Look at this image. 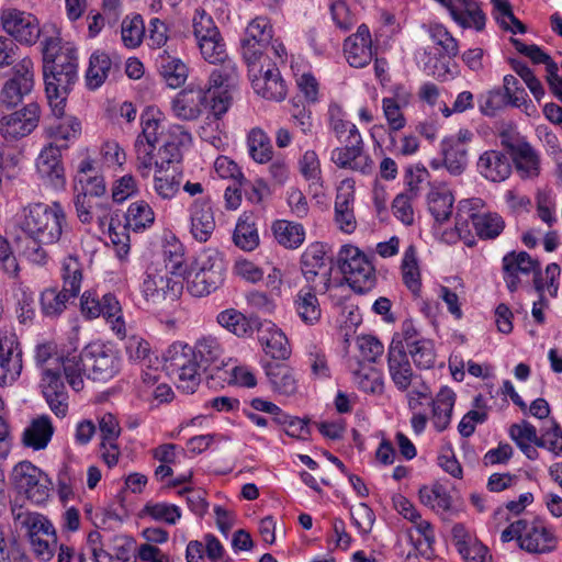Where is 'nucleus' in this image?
<instances>
[{"instance_id":"obj_16","label":"nucleus","mask_w":562,"mask_h":562,"mask_svg":"<svg viewBox=\"0 0 562 562\" xmlns=\"http://www.w3.org/2000/svg\"><path fill=\"white\" fill-rule=\"evenodd\" d=\"M67 147L68 144H49L41 150L36 159L37 173L55 189H61L66 184L65 168L60 151L63 148Z\"/></svg>"},{"instance_id":"obj_37","label":"nucleus","mask_w":562,"mask_h":562,"mask_svg":"<svg viewBox=\"0 0 562 562\" xmlns=\"http://www.w3.org/2000/svg\"><path fill=\"white\" fill-rule=\"evenodd\" d=\"M54 434L50 418L46 415L32 420L31 425L23 432V443L34 450H42L47 447Z\"/></svg>"},{"instance_id":"obj_58","label":"nucleus","mask_w":562,"mask_h":562,"mask_svg":"<svg viewBox=\"0 0 562 562\" xmlns=\"http://www.w3.org/2000/svg\"><path fill=\"white\" fill-rule=\"evenodd\" d=\"M535 201L538 217L551 227L557 222L553 190L549 187L539 188L536 192Z\"/></svg>"},{"instance_id":"obj_9","label":"nucleus","mask_w":562,"mask_h":562,"mask_svg":"<svg viewBox=\"0 0 562 562\" xmlns=\"http://www.w3.org/2000/svg\"><path fill=\"white\" fill-rule=\"evenodd\" d=\"M86 375L94 382L105 383L121 370L117 351L100 342H91L82 350Z\"/></svg>"},{"instance_id":"obj_35","label":"nucleus","mask_w":562,"mask_h":562,"mask_svg":"<svg viewBox=\"0 0 562 562\" xmlns=\"http://www.w3.org/2000/svg\"><path fill=\"white\" fill-rule=\"evenodd\" d=\"M156 65L168 87L176 89L186 82L189 70L180 58L170 56L167 52H162L157 57Z\"/></svg>"},{"instance_id":"obj_55","label":"nucleus","mask_w":562,"mask_h":562,"mask_svg":"<svg viewBox=\"0 0 562 562\" xmlns=\"http://www.w3.org/2000/svg\"><path fill=\"white\" fill-rule=\"evenodd\" d=\"M181 175L168 172V169L156 168L154 176V190L162 200H171L180 189Z\"/></svg>"},{"instance_id":"obj_46","label":"nucleus","mask_w":562,"mask_h":562,"mask_svg":"<svg viewBox=\"0 0 562 562\" xmlns=\"http://www.w3.org/2000/svg\"><path fill=\"white\" fill-rule=\"evenodd\" d=\"M418 495L422 504L430 507L437 513L448 512L452 507V498L447 488L439 483H435L430 486H422Z\"/></svg>"},{"instance_id":"obj_45","label":"nucleus","mask_w":562,"mask_h":562,"mask_svg":"<svg viewBox=\"0 0 562 562\" xmlns=\"http://www.w3.org/2000/svg\"><path fill=\"white\" fill-rule=\"evenodd\" d=\"M457 14L460 20L454 22L462 29H474L477 32L484 30L486 15L475 0H459Z\"/></svg>"},{"instance_id":"obj_44","label":"nucleus","mask_w":562,"mask_h":562,"mask_svg":"<svg viewBox=\"0 0 562 562\" xmlns=\"http://www.w3.org/2000/svg\"><path fill=\"white\" fill-rule=\"evenodd\" d=\"M112 68L110 56L97 50L90 56L89 67L86 72V81L89 89H98L103 85Z\"/></svg>"},{"instance_id":"obj_6","label":"nucleus","mask_w":562,"mask_h":562,"mask_svg":"<svg viewBox=\"0 0 562 562\" xmlns=\"http://www.w3.org/2000/svg\"><path fill=\"white\" fill-rule=\"evenodd\" d=\"M483 206L481 199L463 200L459 204L456 215V229L461 238L469 233V223L472 224L476 235L482 239H493L504 229V221L496 213L480 212Z\"/></svg>"},{"instance_id":"obj_52","label":"nucleus","mask_w":562,"mask_h":562,"mask_svg":"<svg viewBox=\"0 0 562 562\" xmlns=\"http://www.w3.org/2000/svg\"><path fill=\"white\" fill-rule=\"evenodd\" d=\"M407 353L418 369H430L435 364L436 352L434 341L427 338L415 339L408 344Z\"/></svg>"},{"instance_id":"obj_62","label":"nucleus","mask_w":562,"mask_h":562,"mask_svg":"<svg viewBox=\"0 0 562 562\" xmlns=\"http://www.w3.org/2000/svg\"><path fill=\"white\" fill-rule=\"evenodd\" d=\"M428 31L432 42L441 47L442 55L448 57H456L458 55V41L442 24H430Z\"/></svg>"},{"instance_id":"obj_63","label":"nucleus","mask_w":562,"mask_h":562,"mask_svg":"<svg viewBox=\"0 0 562 562\" xmlns=\"http://www.w3.org/2000/svg\"><path fill=\"white\" fill-rule=\"evenodd\" d=\"M144 512L154 520L168 525H175L181 518V509L173 504L148 503L145 505Z\"/></svg>"},{"instance_id":"obj_13","label":"nucleus","mask_w":562,"mask_h":562,"mask_svg":"<svg viewBox=\"0 0 562 562\" xmlns=\"http://www.w3.org/2000/svg\"><path fill=\"white\" fill-rule=\"evenodd\" d=\"M0 21L10 37L21 44L34 45L41 35L38 20L32 13L15 8L3 9Z\"/></svg>"},{"instance_id":"obj_40","label":"nucleus","mask_w":562,"mask_h":562,"mask_svg":"<svg viewBox=\"0 0 562 562\" xmlns=\"http://www.w3.org/2000/svg\"><path fill=\"white\" fill-rule=\"evenodd\" d=\"M527 252L520 251L516 254L510 251L503 258V278L506 286L510 292H515L521 285L520 274L527 273Z\"/></svg>"},{"instance_id":"obj_61","label":"nucleus","mask_w":562,"mask_h":562,"mask_svg":"<svg viewBox=\"0 0 562 562\" xmlns=\"http://www.w3.org/2000/svg\"><path fill=\"white\" fill-rule=\"evenodd\" d=\"M243 38L257 44L270 45L273 38V29L270 21L265 16H257L246 27Z\"/></svg>"},{"instance_id":"obj_43","label":"nucleus","mask_w":562,"mask_h":562,"mask_svg":"<svg viewBox=\"0 0 562 562\" xmlns=\"http://www.w3.org/2000/svg\"><path fill=\"white\" fill-rule=\"evenodd\" d=\"M272 231L277 241L289 249L300 247L305 238L303 226L290 221H276L272 225Z\"/></svg>"},{"instance_id":"obj_19","label":"nucleus","mask_w":562,"mask_h":562,"mask_svg":"<svg viewBox=\"0 0 562 562\" xmlns=\"http://www.w3.org/2000/svg\"><path fill=\"white\" fill-rule=\"evenodd\" d=\"M42 393L57 417H65L68 412V393L60 375L59 367L45 368L41 380Z\"/></svg>"},{"instance_id":"obj_59","label":"nucleus","mask_w":562,"mask_h":562,"mask_svg":"<svg viewBox=\"0 0 562 562\" xmlns=\"http://www.w3.org/2000/svg\"><path fill=\"white\" fill-rule=\"evenodd\" d=\"M401 268L404 284L415 296L419 295L422 288L420 272L413 247L405 251Z\"/></svg>"},{"instance_id":"obj_17","label":"nucleus","mask_w":562,"mask_h":562,"mask_svg":"<svg viewBox=\"0 0 562 562\" xmlns=\"http://www.w3.org/2000/svg\"><path fill=\"white\" fill-rule=\"evenodd\" d=\"M325 246L321 243L310 245L301 257V270L307 284H314L317 276L323 278L321 293L330 288L331 268L326 269Z\"/></svg>"},{"instance_id":"obj_25","label":"nucleus","mask_w":562,"mask_h":562,"mask_svg":"<svg viewBox=\"0 0 562 562\" xmlns=\"http://www.w3.org/2000/svg\"><path fill=\"white\" fill-rule=\"evenodd\" d=\"M555 527L544 517L536 516L529 527V553L548 554L557 550Z\"/></svg>"},{"instance_id":"obj_20","label":"nucleus","mask_w":562,"mask_h":562,"mask_svg":"<svg viewBox=\"0 0 562 562\" xmlns=\"http://www.w3.org/2000/svg\"><path fill=\"white\" fill-rule=\"evenodd\" d=\"M190 233L200 243H205L215 229V217L209 198L195 199L189 207Z\"/></svg>"},{"instance_id":"obj_7","label":"nucleus","mask_w":562,"mask_h":562,"mask_svg":"<svg viewBox=\"0 0 562 562\" xmlns=\"http://www.w3.org/2000/svg\"><path fill=\"white\" fill-rule=\"evenodd\" d=\"M196 267V271L188 281V291L193 296L209 295L223 284L226 265L218 251H204L198 259Z\"/></svg>"},{"instance_id":"obj_21","label":"nucleus","mask_w":562,"mask_h":562,"mask_svg":"<svg viewBox=\"0 0 562 562\" xmlns=\"http://www.w3.org/2000/svg\"><path fill=\"white\" fill-rule=\"evenodd\" d=\"M353 204L355 182L350 179L342 180L335 199V222L347 234L353 233L357 227Z\"/></svg>"},{"instance_id":"obj_32","label":"nucleus","mask_w":562,"mask_h":562,"mask_svg":"<svg viewBox=\"0 0 562 562\" xmlns=\"http://www.w3.org/2000/svg\"><path fill=\"white\" fill-rule=\"evenodd\" d=\"M255 91L262 98L282 101L286 97V86L277 67L268 68L261 76L252 79Z\"/></svg>"},{"instance_id":"obj_4","label":"nucleus","mask_w":562,"mask_h":562,"mask_svg":"<svg viewBox=\"0 0 562 562\" xmlns=\"http://www.w3.org/2000/svg\"><path fill=\"white\" fill-rule=\"evenodd\" d=\"M65 225L66 214L59 202H53L50 205L36 203L24 209V232L44 245L58 241Z\"/></svg>"},{"instance_id":"obj_47","label":"nucleus","mask_w":562,"mask_h":562,"mask_svg":"<svg viewBox=\"0 0 562 562\" xmlns=\"http://www.w3.org/2000/svg\"><path fill=\"white\" fill-rule=\"evenodd\" d=\"M249 156L258 164L272 159L273 149L269 136L260 128H252L247 136Z\"/></svg>"},{"instance_id":"obj_39","label":"nucleus","mask_w":562,"mask_h":562,"mask_svg":"<svg viewBox=\"0 0 562 562\" xmlns=\"http://www.w3.org/2000/svg\"><path fill=\"white\" fill-rule=\"evenodd\" d=\"M14 520L19 521L21 527L25 528L30 539L45 535L52 537L53 543H56V533L53 524L43 515L37 513L22 512L14 513Z\"/></svg>"},{"instance_id":"obj_23","label":"nucleus","mask_w":562,"mask_h":562,"mask_svg":"<svg viewBox=\"0 0 562 562\" xmlns=\"http://www.w3.org/2000/svg\"><path fill=\"white\" fill-rule=\"evenodd\" d=\"M255 330H257L258 341L266 355L277 360H285L290 357L291 349L288 338L276 324L269 321H259Z\"/></svg>"},{"instance_id":"obj_15","label":"nucleus","mask_w":562,"mask_h":562,"mask_svg":"<svg viewBox=\"0 0 562 562\" xmlns=\"http://www.w3.org/2000/svg\"><path fill=\"white\" fill-rule=\"evenodd\" d=\"M390 376L398 391L405 392L413 385L418 375L414 374L408 353L402 340L393 338L387 351Z\"/></svg>"},{"instance_id":"obj_30","label":"nucleus","mask_w":562,"mask_h":562,"mask_svg":"<svg viewBox=\"0 0 562 562\" xmlns=\"http://www.w3.org/2000/svg\"><path fill=\"white\" fill-rule=\"evenodd\" d=\"M75 207L79 221L83 224H90L95 220L100 225H104L111 220L109 199L76 196Z\"/></svg>"},{"instance_id":"obj_64","label":"nucleus","mask_w":562,"mask_h":562,"mask_svg":"<svg viewBox=\"0 0 562 562\" xmlns=\"http://www.w3.org/2000/svg\"><path fill=\"white\" fill-rule=\"evenodd\" d=\"M162 268H158L157 266H149L146 270L145 278L142 283V292L147 300H151L154 302L160 301L161 291L164 288L161 278Z\"/></svg>"},{"instance_id":"obj_14","label":"nucleus","mask_w":562,"mask_h":562,"mask_svg":"<svg viewBox=\"0 0 562 562\" xmlns=\"http://www.w3.org/2000/svg\"><path fill=\"white\" fill-rule=\"evenodd\" d=\"M40 105L31 102L11 114L0 119V134L7 140H16L30 135L38 125Z\"/></svg>"},{"instance_id":"obj_49","label":"nucleus","mask_w":562,"mask_h":562,"mask_svg":"<svg viewBox=\"0 0 562 562\" xmlns=\"http://www.w3.org/2000/svg\"><path fill=\"white\" fill-rule=\"evenodd\" d=\"M479 106L483 115L493 117L505 108L513 106V100L502 87H496L480 95Z\"/></svg>"},{"instance_id":"obj_60","label":"nucleus","mask_w":562,"mask_h":562,"mask_svg":"<svg viewBox=\"0 0 562 562\" xmlns=\"http://www.w3.org/2000/svg\"><path fill=\"white\" fill-rule=\"evenodd\" d=\"M61 279L64 289L79 294L82 281V267L76 256L69 255L64 259Z\"/></svg>"},{"instance_id":"obj_12","label":"nucleus","mask_w":562,"mask_h":562,"mask_svg":"<svg viewBox=\"0 0 562 562\" xmlns=\"http://www.w3.org/2000/svg\"><path fill=\"white\" fill-rule=\"evenodd\" d=\"M34 87V64L24 57L13 66V77L9 79L0 92V106L15 108Z\"/></svg>"},{"instance_id":"obj_50","label":"nucleus","mask_w":562,"mask_h":562,"mask_svg":"<svg viewBox=\"0 0 562 562\" xmlns=\"http://www.w3.org/2000/svg\"><path fill=\"white\" fill-rule=\"evenodd\" d=\"M126 224L134 232L144 231L150 227L155 222V213L144 200L131 203L126 212Z\"/></svg>"},{"instance_id":"obj_34","label":"nucleus","mask_w":562,"mask_h":562,"mask_svg":"<svg viewBox=\"0 0 562 562\" xmlns=\"http://www.w3.org/2000/svg\"><path fill=\"white\" fill-rule=\"evenodd\" d=\"M453 202L452 193L443 184L431 187L427 194L428 210L438 224H443L450 218Z\"/></svg>"},{"instance_id":"obj_48","label":"nucleus","mask_w":562,"mask_h":562,"mask_svg":"<svg viewBox=\"0 0 562 562\" xmlns=\"http://www.w3.org/2000/svg\"><path fill=\"white\" fill-rule=\"evenodd\" d=\"M145 24L140 14L126 15L121 23V40L126 48L140 46L145 36Z\"/></svg>"},{"instance_id":"obj_31","label":"nucleus","mask_w":562,"mask_h":562,"mask_svg":"<svg viewBox=\"0 0 562 562\" xmlns=\"http://www.w3.org/2000/svg\"><path fill=\"white\" fill-rule=\"evenodd\" d=\"M266 375L271 389L284 396H291L297 391V379L294 370L285 363L268 362L265 364Z\"/></svg>"},{"instance_id":"obj_29","label":"nucleus","mask_w":562,"mask_h":562,"mask_svg":"<svg viewBox=\"0 0 562 562\" xmlns=\"http://www.w3.org/2000/svg\"><path fill=\"white\" fill-rule=\"evenodd\" d=\"M501 145L510 156L521 179L527 178V139L515 128H506L499 133Z\"/></svg>"},{"instance_id":"obj_24","label":"nucleus","mask_w":562,"mask_h":562,"mask_svg":"<svg viewBox=\"0 0 562 562\" xmlns=\"http://www.w3.org/2000/svg\"><path fill=\"white\" fill-rule=\"evenodd\" d=\"M210 100L203 88L188 87L181 90L171 102L173 114L182 121L196 120L202 113V105Z\"/></svg>"},{"instance_id":"obj_38","label":"nucleus","mask_w":562,"mask_h":562,"mask_svg":"<svg viewBox=\"0 0 562 562\" xmlns=\"http://www.w3.org/2000/svg\"><path fill=\"white\" fill-rule=\"evenodd\" d=\"M456 394L449 387H442L432 400V423L438 431H443L450 424Z\"/></svg>"},{"instance_id":"obj_56","label":"nucleus","mask_w":562,"mask_h":562,"mask_svg":"<svg viewBox=\"0 0 562 562\" xmlns=\"http://www.w3.org/2000/svg\"><path fill=\"white\" fill-rule=\"evenodd\" d=\"M493 4V15L501 27L512 33H525L526 26L513 13L512 7L507 0H491Z\"/></svg>"},{"instance_id":"obj_54","label":"nucleus","mask_w":562,"mask_h":562,"mask_svg":"<svg viewBox=\"0 0 562 562\" xmlns=\"http://www.w3.org/2000/svg\"><path fill=\"white\" fill-rule=\"evenodd\" d=\"M233 240L237 247L243 250L251 251L259 245V235L254 222H249V216L239 217Z\"/></svg>"},{"instance_id":"obj_53","label":"nucleus","mask_w":562,"mask_h":562,"mask_svg":"<svg viewBox=\"0 0 562 562\" xmlns=\"http://www.w3.org/2000/svg\"><path fill=\"white\" fill-rule=\"evenodd\" d=\"M58 367L63 368L67 382L74 391L79 392L83 389L82 373L86 374V368H83L82 352L79 356L75 353L60 356Z\"/></svg>"},{"instance_id":"obj_1","label":"nucleus","mask_w":562,"mask_h":562,"mask_svg":"<svg viewBox=\"0 0 562 562\" xmlns=\"http://www.w3.org/2000/svg\"><path fill=\"white\" fill-rule=\"evenodd\" d=\"M166 367L178 378V389L193 393L201 382V371L221 370L226 366L224 347L213 334L199 337L193 346L173 342L165 353Z\"/></svg>"},{"instance_id":"obj_22","label":"nucleus","mask_w":562,"mask_h":562,"mask_svg":"<svg viewBox=\"0 0 562 562\" xmlns=\"http://www.w3.org/2000/svg\"><path fill=\"white\" fill-rule=\"evenodd\" d=\"M344 52L351 67L362 68L373 58L372 40L367 24L358 26L357 33L346 38Z\"/></svg>"},{"instance_id":"obj_11","label":"nucleus","mask_w":562,"mask_h":562,"mask_svg":"<svg viewBox=\"0 0 562 562\" xmlns=\"http://www.w3.org/2000/svg\"><path fill=\"white\" fill-rule=\"evenodd\" d=\"M352 135H347L345 145L333 149L330 160L340 169H349L363 175L371 173L374 162L364 153L363 139L358 130H352Z\"/></svg>"},{"instance_id":"obj_28","label":"nucleus","mask_w":562,"mask_h":562,"mask_svg":"<svg viewBox=\"0 0 562 562\" xmlns=\"http://www.w3.org/2000/svg\"><path fill=\"white\" fill-rule=\"evenodd\" d=\"M477 171L482 177L492 181L501 182L507 179L512 172L507 157L499 150H486L477 160Z\"/></svg>"},{"instance_id":"obj_27","label":"nucleus","mask_w":562,"mask_h":562,"mask_svg":"<svg viewBox=\"0 0 562 562\" xmlns=\"http://www.w3.org/2000/svg\"><path fill=\"white\" fill-rule=\"evenodd\" d=\"M529 273L532 274V285L539 296H546V293L551 299L557 296L561 274V268L558 263L551 262L542 271L540 261L529 257Z\"/></svg>"},{"instance_id":"obj_3","label":"nucleus","mask_w":562,"mask_h":562,"mask_svg":"<svg viewBox=\"0 0 562 562\" xmlns=\"http://www.w3.org/2000/svg\"><path fill=\"white\" fill-rule=\"evenodd\" d=\"M221 66L215 68L210 77L207 92L210 99V114L206 116L205 125L201 127V137L214 144V139L221 140L220 137L207 135L209 128L222 132L221 119L228 111L232 104V90L237 83L236 65L226 58L220 61Z\"/></svg>"},{"instance_id":"obj_2","label":"nucleus","mask_w":562,"mask_h":562,"mask_svg":"<svg viewBox=\"0 0 562 562\" xmlns=\"http://www.w3.org/2000/svg\"><path fill=\"white\" fill-rule=\"evenodd\" d=\"M42 53L47 102L53 115L60 119L78 79L77 49L68 43L60 45L59 38L48 37L43 43Z\"/></svg>"},{"instance_id":"obj_33","label":"nucleus","mask_w":562,"mask_h":562,"mask_svg":"<svg viewBox=\"0 0 562 562\" xmlns=\"http://www.w3.org/2000/svg\"><path fill=\"white\" fill-rule=\"evenodd\" d=\"M440 154L443 167L452 176H460L468 166V148L453 136L445 137L440 143Z\"/></svg>"},{"instance_id":"obj_8","label":"nucleus","mask_w":562,"mask_h":562,"mask_svg":"<svg viewBox=\"0 0 562 562\" xmlns=\"http://www.w3.org/2000/svg\"><path fill=\"white\" fill-rule=\"evenodd\" d=\"M193 35L201 55L210 64L227 58L226 46L213 18L204 9L196 8L192 18Z\"/></svg>"},{"instance_id":"obj_42","label":"nucleus","mask_w":562,"mask_h":562,"mask_svg":"<svg viewBox=\"0 0 562 562\" xmlns=\"http://www.w3.org/2000/svg\"><path fill=\"white\" fill-rule=\"evenodd\" d=\"M99 310H104L101 314L108 323L111 324L112 330L121 338H125L126 329L123 321V313L120 302L112 293H105L98 296Z\"/></svg>"},{"instance_id":"obj_10","label":"nucleus","mask_w":562,"mask_h":562,"mask_svg":"<svg viewBox=\"0 0 562 562\" xmlns=\"http://www.w3.org/2000/svg\"><path fill=\"white\" fill-rule=\"evenodd\" d=\"M11 480L15 490L35 504L45 502L49 495L50 480L30 461L18 463L12 470Z\"/></svg>"},{"instance_id":"obj_26","label":"nucleus","mask_w":562,"mask_h":562,"mask_svg":"<svg viewBox=\"0 0 562 562\" xmlns=\"http://www.w3.org/2000/svg\"><path fill=\"white\" fill-rule=\"evenodd\" d=\"M293 308L305 325L314 326L319 323L322 307L317 299L316 284H306L299 289L293 299Z\"/></svg>"},{"instance_id":"obj_18","label":"nucleus","mask_w":562,"mask_h":562,"mask_svg":"<svg viewBox=\"0 0 562 562\" xmlns=\"http://www.w3.org/2000/svg\"><path fill=\"white\" fill-rule=\"evenodd\" d=\"M22 351L14 335L0 334V385H11L22 372Z\"/></svg>"},{"instance_id":"obj_57","label":"nucleus","mask_w":562,"mask_h":562,"mask_svg":"<svg viewBox=\"0 0 562 562\" xmlns=\"http://www.w3.org/2000/svg\"><path fill=\"white\" fill-rule=\"evenodd\" d=\"M45 132L47 137L54 140V145L67 144L80 135L81 124L76 117H69L64 122L49 125Z\"/></svg>"},{"instance_id":"obj_41","label":"nucleus","mask_w":562,"mask_h":562,"mask_svg":"<svg viewBox=\"0 0 562 562\" xmlns=\"http://www.w3.org/2000/svg\"><path fill=\"white\" fill-rule=\"evenodd\" d=\"M77 296V293L68 289L63 288L60 291L55 288L46 289L41 295L42 312L46 316L56 317L66 310L70 300H75Z\"/></svg>"},{"instance_id":"obj_51","label":"nucleus","mask_w":562,"mask_h":562,"mask_svg":"<svg viewBox=\"0 0 562 562\" xmlns=\"http://www.w3.org/2000/svg\"><path fill=\"white\" fill-rule=\"evenodd\" d=\"M529 442H535L539 447H543L555 456H562V432L553 423L548 425L546 430L538 434L536 426L529 424Z\"/></svg>"},{"instance_id":"obj_36","label":"nucleus","mask_w":562,"mask_h":562,"mask_svg":"<svg viewBox=\"0 0 562 562\" xmlns=\"http://www.w3.org/2000/svg\"><path fill=\"white\" fill-rule=\"evenodd\" d=\"M217 323L237 337H249L254 334L259 319L247 318L241 312L235 308L222 311L217 317Z\"/></svg>"},{"instance_id":"obj_5","label":"nucleus","mask_w":562,"mask_h":562,"mask_svg":"<svg viewBox=\"0 0 562 562\" xmlns=\"http://www.w3.org/2000/svg\"><path fill=\"white\" fill-rule=\"evenodd\" d=\"M338 267L355 293L364 294L376 284L375 268L356 246L345 245L338 252Z\"/></svg>"}]
</instances>
